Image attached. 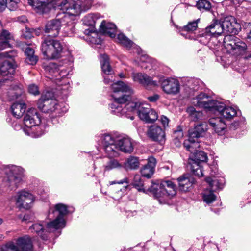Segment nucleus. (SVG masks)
<instances>
[{"label": "nucleus", "mask_w": 251, "mask_h": 251, "mask_svg": "<svg viewBox=\"0 0 251 251\" xmlns=\"http://www.w3.org/2000/svg\"><path fill=\"white\" fill-rule=\"evenodd\" d=\"M59 9L64 13L63 16L48 21L45 31L49 34L48 37H56L59 34L60 27L65 26L64 31L68 34L75 31V23L73 17L78 15L81 11L79 4L72 0H63L58 5Z\"/></svg>", "instance_id": "obj_1"}, {"label": "nucleus", "mask_w": 251, "mask_h": 251, "mask_svg": "<svg viewBox=\"0 0 251 251\" xmlns=\"http://www.w3.org/2000/svg\"><path fill=\"white\" fill-rule=\"evenodd\" d=\"M113 93L112 97L114 101L110 105L111 112L118 116H125L134 119L133 116H128L129 112L135 111L137 104L135 101H128L131 99L129 95L123 94L124 92H132L131 87L123 81H118L111 85Z\"/></svg>", "instance_id": "obj_2"}, {"label": "nucleus", "mask_w": 251, "mask_h": 251, "mask_svg": "<svg viewBox=\"0 0 251 251\" xmlns=\"http://www.w3.org/2000/svg\"><path fill=\"white\" fill-rule=\"evenodd\" d=\"M149 190L152 193L153 196L158 199L161 204L165 203L169 199L176 194V186L170 180L153 183L149 188Z\"/></svg>", "instance_id": "obj_3"}, {"label": "nucleus", "mask_w": 251, "mask_h": 251, "mask_svg": "<svg viewBox=\"0 0 251 251\" xmlns=\"http://www.w3.org/2000/svg\"><path fill=\"white\" fill-rule=\"evenodd\" d=\"M68 212L67 206L62 203H58L50 207L49 211V218H55L48 224V229L50 230L63 228L65 225L64 217Z\"/></svg>", "instance_id": "obj_4"}, {"label": "nucleus", "mask_w": 251, "mask_h": 251, "mask_svg": "<svg viewBox=\"0 0 251 251\" xmlns=\"http://www.w3.org/2000/svg\"><path fill=\"white\" fill-rule=\"evenodd\" d=\"M63 46L61 43L57 40L47 37L41 45V51L47 59H53L60 57L62 52Z\"/></svg>", "instance_id": "obj_5"}, {"label": "nucleus", "mask_w": 251, "mask_h": 251, "mask_svg": "<svg viewBox=\"0 0 251 251\" xmlns=\"http://www.w3.org/2000/svg\"><path fill=\"white\" fill-rule=\"evenodd\" d=\"M223 45L228 53L235 56L243 55L247 49V45L245 42L232 35L225 36Z\"/></svg>", "instance_id": "obj_6"}, {"label": "nucleus", "mask_w": 251, "mask_h": 251, "mask_svg": "<svg viewBox=\"0 0 251 251\" xmlns=\"http://www.w3.org/2000/svg\"><path fill=\"white\" fill-rule=\"evenodd\" d=\"M51 94L47 92L41 96L38 100V107L44 112H55L56 114H61L65 112L67 108L65 106L62 107L63 103L58 104L55 99L49 98Z\"/></svg>", "instance_id": "obj_7"}, {"label": "nucleus", "mask_w": 251, "mask_h": 251, "mask_svg": "<svg viewBox=\"0 0 251 251\" xmlns=\"http://www.w3.org/2000/svg\"><path fill=\"white\" fill-rule=\"evenodd\" d=\"M137 105L135 111L137 110L140 119L147 123L154 122L158 117L157 113L150 108L149 105L139 102H135Z\"/></svg>", "instance_id": "obj_8"}, {"label": "nucleus", "mask_w": 251, "mask_h": 251, "mask_svg": "<svg viewBox=\"0 0 251 251\" xmlns=\"http://www.w3.org/2000/svg\"><path fill=\"white\" fill-rule=\"evenodd\" d=\"M205 181L208 184L210 189H205L202 193V198L203 201L209 204L213 202L216 200V196L214 194L213 191L218 189H221L223 185L222 183L219 180L213 177H207L205 178Z\"/></svg>", "instance_id": "obj_9"}, {"label": "nucleus", "mask_w": 251, "mask_h": 251, "mask_svg": "<svg viewBox=\"0 0 251 251\" xmlns=\"http://www.w3.org/2000/svg\"><path fill=\"white\" fill-rule=\"evenodd\" d=\"M24 122L25 126L31 131H29L28 134L33 132L32 128H35V130L38 131L40 129L37 126L40 123L41 119L37 110L31 108L28 110L24 117Z\"/></svg>", "instance_id": "obj_10"}, {"label": "nucleus", "mask_w": 251, "mask_h": 251, "mask_svg": "<svg viewBox=\"0 0 251 251\" xmlns=\"http://www.w3.org/2000/svg\"><path fill=\"white\" fill-rule=\"evenodd\" d=\"M218 101L217 100H210L207 95L201 93L194 100L193 103L196 105L204 108L207 111L213 113L216 105V103H217Z\"/></svg>", "instance_id": "obj_11"}, {"label": "nucleus", "mask_w": 251, "mask_h": 251, "mask_svg": "<svg viewBox=\"0 0 251 251\" xmlns=\"http://www.w3.org/2000/svg\"><path fill=\"white\" fill-rule=\"evenodd\" d=\"M216 104L212 113L218 114L223 118L228 120L232 119L237 115L236 110L232 107L226 106L220 101H218Z\"/></svg>", "instance_id": "obj_12"}, {"label": "nucleus", "mask_w": 251, "mask_h": 251, "mask_svg": "<svg viewBox=\"0 0 251 251\" xmlns=\"http://www.w3.org/2000/svg\"><path fill=\"white\" fill-rule=\"evenodd\" d=\"M163 91L167 94L176 95L180 91L179 81L173 78H167L161 81Z\"/></svg>", "instance_id": "obj_13"}, {"label": "nucleus", "mask_w": 251, "mask_h": 251, "mask_svg": "<svg viewBox=\"0 0 251 251\" xmlns=\"http://www.w3.org/2000/svg\"><path fill=\"white\" fill-rule=\"evenodd\" d=\"M147 135L152 141L160 144L164 143L166 139L165 131L156 125H152L149 127Z\"/></svg>", "instance_id": "obj_14"}, {"label": "nucleus", "mask_w": 251, "mask_h": 251, "mask_svg": "<svg viewBox=\"0 0 251 251\" xmlns=\"http://www.w3.org/2000/svg\"><path fill=\"white\" fill-rule=\"evenodd\" d=\"M10 175L8 177L10 185L17 187L22 181L24 176V170L21 167L13 166L11 167Z\"/></svg>", "instance_id": "obj_15"}, {"label": "nucleus", "mask_w": 251, "mask_h": 251, "mask_svg": "<svg viewBox=\"0 0 251 251\" xmlns=\"http://www.w3.org/2000/svg\"><path fill=\"white\" fill-rule=\"evenodd\" d=\"M116 143L119 150L125 153H130L134 150L132 140L126 135H119L116 137Z\"/></svg>", "instance_id": "obj_16"}, {"label": "nucleus", "mask_w": 251, "mask_h": 251, "mask_svg": "<svg viewBox=\"0 0 251 251\" xmlns=\"http://www.w3.org/2000/svg\"><path fill=\"white\" fill-rule=\"evenodd\" d=\"M34 201L33 196L25 190L19 192L17 193V203L20 207L25 209L29 208L31 204Z\"/></svg>", "instance_id": "obj_17"}, {"label": "nucleus", "mask_w": 251, "mask_h": 251, "mask_svg": "<svg viewBox=\"0 0 251 251\" xmlns=\"http://www.w3.org/2000/svg\"><path fill=\"white\" fill-rule=\"evenodd\" d=\"M224 33L220 20H214L204 29L202 36L217 37Z\"/></svg>", "instance_id": "obj_18"}, {"label": "nucleus", "mask_w": 251, "mask_h": 251, "mask_svg": "<svg viewBox=\"0 0 251 251\" xmlns=\"http://www.w3.org/2000/svg\"><path fill=\"white\" fill-rule=\"evenodd\" d=\"M50 222L42 221L40 223L33 224L30 227V230L32 232H35L38 234L43 239H47V233L53 232L55 230H49L48 225Z\"/></svg>", "instance_id": "obj_19"}, {"label": "nucleus", "mask_w": 251, "mask_h": 251, "mask_svg": "<svg viewBox=\"0 0 251 251\" xmlns=\"http://www.w3.org/2000/svg\"><path fill=\"white\" fill-rule=\"evenodd\" d=\"M209 124L218 135H223L225 133L226 125L221 117L210 118Z\"/></svg>", "instance_id": "obj_20"}, {"label": "nucleus", "mask_w": 251, "mask_h": 251, "mask_svg": "<svg viewBox=\"0 0 251 251\" xmlns=\"http://www.w3.org/2000/svg\"><path fill=\"white\" fill-rule=\"evenodd\" d=\"M16 244L19 251H33V245L31 238L25 236L18 238Z\"/></svg>", "instance_id": "obj_21"}, {"label": "nucleus", "mask_w": 251, "mask_h": 251, "mask_svg": "<svg viewBox=\"0 0 251 251\" xmlns=\"http://www.w3.org/2000/svg\"><path fill=\"white\" fill-rule=\"evenodd\" d=\"M180 190L183 192L189 191L195 183V179L189 175H184L177 179Z\"/></svg>", "instance_id": "obj_22"}, {"label": "nucleus", "mask_w": 251, "mask_h": 251, "mask_svg": "<svg viewBox=\"0 0 251 251\" xmlns=\"http://www.w3.org/2000/svg\"><path fill=\"white\" fill-rule=\"evenodd\" d=\"M220 20L221 22L222 26L223 27L224 32L225 31L230 33L235 32L236 23L233 17L227 16L224 19H221Z\"/></svg>", "instance_id": "obj_23"}, {"label": "nucleus", "mask_w": 251, "mask_h": 251, "mask_svg": "<svg viewBox=\"0 0 251 251\" xmlns=\"http://www.w3.org/2000/svg\"><path fill=\"white\" fill-rule=\"evenodd\" d=\"M100 31L111 38H114L117 32L116 26L113 23H106L105 21H103L100 25Z\"/></svg>", "instance_id": "obj_24"}, {"label": "nucleus", "mask_w": 251, "mask_h": 251, "mask_svg": "<svg viewBox=\"0 0 251 251\" xmlns=\"http://www.w3.org/2000/svg\"><path fill=\"white\" fill-rule=\"evenodd\" d=\"M29 5L38 10L39 12L46 13L49 11V0H27Z\"/></svg>", "instance_id": "obj_25"}, {"label": "nucleus", "mask_w": 251, "mask_h": 251, "mask_svg": "<svg viewBox=\"0 0 251 251\" xmlns=\"http://www.w3.org/2000/svg\"><path fill=\"white\" fill-rule=\"evenodd\" d=\"M133 79L135 82H138L144 86L149 85H156V82L151 80V78L145 74L140 73H133Z\"/></svg>", "instance_id": "obj_26"}, {"label": "nucleus", "mask_w": 251, "mask_h": 251, "mask_svg": "<svg viewBox=\"0 0 251 251\" xmlns=\"http://www.w3.org/2000/svg\"><path fill=\"white\" fill-rule=\"evenodd\" d=\"M44 69L47 77L50 79H54L55 80H58L59 78L58 77V68L56 64L54 63H50L44 65Z\"/></svg>", "instance_id": "obj_27"}, {"label": "nucleus", "mask_w": 251, "mask_h": 251, "mask_svg": "<svg viewBox=\"0 0 251 251\" xmlns=\"http://www.w3.org/2000/svg\"><path fill=\"white\" fill-rule=\"evenodd\" d=\"M26 109V105L24 103L15 102L11 106V111L13 116L16 118H21Z\"/></svg>", "instance_id": "obj_28"}, {"label": "nucleus", "mask_w": 251, "mask_h": 251, "mask_svg": "<svg viewBox=\"0 0 251 251\" xmlns=\"http://www.w3.org/2000/svg\"><path fill=\"white\" fill-rule=\"evenodd\" d=\"M207 125L206 123H201L195 126L192 131H190L189 136L190 138H196L198 139L202 136L207 130Z\"/></svg>", "instance_id": "obj_29"}, {"label": "nucleus", "mask_w": 251, "mask_h": 251, "mask_svg": "<svg viewBox=\"0 0 251 251\" xmlns=\"http://www.w3.org/2000/svg\"><path fill=\"white\" fill-rule=\"evenodd\" d=\"M193 138H189L188 140L184 142L183 145L187 150L194 154V153L198 151L197 150L200 147L199 142L196 140L193 139Z\"/></svg>", "instance_id": "obj_30"}, {"label": "nucleus", "mask_w": 251, "mask_h": 251, "mask_svg": "<svg viewBox=\"0 0 251 251\" xmlns=\"http://www.w3.org/2000/svg\"><path fill=\"white\" fill-rule=\"evenodd\" d=\"M100 62L102 71L105 75H111L112 74V70L109 65L108 57L104 54L100 55Z\"/></svg>", "instance_id": "obj_31"}, {"label": "nucleus", "mask_w": 251, "mask_h": 251, "mask_svg": "<svg viewBox=\"0 0 251 251\" xmlns=\"http://www.w3.org/2000/svg\"><path fill=\"white\" fill-rule=\"evenodd\" d=\"M124 167L126 170H134L139 167V162L138 158L131 156L128 158L127 161L123 164Z\"/></svg>", "instance_id": "obj_32"}, {"label": "nucleus", "mask_w": 251, "mask_h": 251, "mask_svg": "<svg viewBox=\"0 0 251 251\" xmlns=\"http://www.w3.org/2000/svg\"><path fill=\"white\" fill-rule=\"evenodd\" d=\"M25 54L26 55L25 61L27 63L34 65L38 61V57L34 55V50L30 47H27L25 50Z\"/></svg>", "instance_id": "obj_33"}, {"label": "nucleus", "mask_w": 251, "mask_h": 251, "mask_svg": "<svg viewBox=\"0 0 251 251\" xmlns=\"http://www.w3.org/2000/svg\"><path fill=\"white\" fill-rule=\"evenodd\" d=\"M193 157V158H190L189 162H197L198 164L200 162H205L208 159L206 153L201 151H198L195 152Z\"/></svg>", "instance_id": "obj_34"}, {"label": "nucleus", "mask_w": 251, "mask_h": 251, "mask_svg": "<svg viewBox=\"0 0 251 251\" xmlns=\"http://www.w3.org/2000/svg\"><path fill=\"white\" fill-rule=\"evenodd\" d=\"M100 18L99 14H89L84 17L83 23L86 25L93 26L95 25L97 20Z\"/></svg>", "instance_id": "obj_35"}, {"label": "nucleus", "mask_w": 251, "mask_h": 251, "mask_svg": "<svg viewBox=\"0 0 251 251\" xmlns=\"http://www.w3.org/2000/svg\"><path fill=\"white\" fill-rule=\"evenodd\" d=\"M104 167L105 171H109L113 169H121L124 167V165L116 159H110L104 166Z\"/></svg>", "instance_id": "obj_36"}, {"label": "nucleus", "mask_w": 251, "mask_h": 251, "mask_svg": "<svg viewBox=\"0 0 251 251\" xmlns=\"http://www.w3.org/2000/svg\"><path fill=\"white\" fill-rule=\"evenodd\" d=\"M104 151L109 157H114L118 156L117 145L113 144L103 147Z\"/></svg>", "instance_id": "obj_37"}, {"label": "nucleus", "mask_w": 251, "mask_h": 251, "mask_svg": "<svg viewBox=\"0 0 251 251\" xmlns=\"http://www.w3.org/2000/svg\"><path fill=\"white\" fill-rule=\"evenodd\" d=\"M173 136L174 138L173 140L174 144L177 147H180L183 137V133L180 127H178L177 130L174 131Z\"/></svg>", "instance_id": "obj_38"}, {"label": "nucleus", "mask_w": 251, "mask_h": 251, "mask_svg": "<svg viewBox=\"0 0 251 251\" xmlns=\"http://www.w3.org/2000/svg\"><path fill=\"white\" fill-rule=\"evenodd\" d=\"M187 112L189 114L191 120L196 121L202 119V113L200 111H196L193 107H188L187 109Z\"/></svg>", "instance_id": "obj_39"}, {"label": "nucleus", "mask_w": 251, "mask_h": 251, "mask_svg": "<svg viewBox=\"0 0 251 251\" xmlns=\"http://www.w3.org/2000/svg\"><path fill=\"white\" fill-rule=\"evenodd\" d=\"M201 84L202 82L199 79L192 78L188 80L187 86L192 91H196L200 89Z\"/></svg>", "instance_id": "obj_40"}, {"label": "nucleus", "mask_w": 251, "mask_h": 251, "mask_svg": "<svg viewBox=\"0 0 251 251\" xmlns=\"http://www.w3.org/2000/svg\"><path fill=\"white\" fill-rule=\"evenodd\" d=\"M117 42L126 48H130L132 46L133 42L127 38L122 33L119 34L117 38Z\"/></svg>", "instance_id": "obj_41"}, {"label": "nucleus", "mask_w": 251, "mask_h": 251, "mask_svg": "<svg viewBox=\"0 0 251 251\" xmlns=\"http://www.w3.org/2000/svg\"><path fill=\"white\" fill-rule=\"evenodd\" d=\"M189 163L191 166L192 172L195 175L199 177L203 176L202 170L199 164L197 163V162H189Z\"/></svg>", "instance_id": "obj_42"}, {"label": "nucleus", "mask_w": 251, "mask_h": 251, "mask_svg": "<svg viewBox=\"0 0 251 251\" xmlns=\"http://www.w3.org/2000/svg\"><path fill=\"white\" fill-rule=\"evenodd\" d=\"M196 5L200 10H209L211 7L210 2L207 0H199L197 2Z\"/></svg>", "instance_id": "obj_43"}, {"label": "nucleus", "mask_w": 251, "mask_h": 251, "mask_svg": "<svg viewBox=\"0 0 251 251\" xmlns=\"http://www.w3.org/2000/svg\"><path fill=\"white\" fill-rule=\"evenodd\" d=\"M116 138H114L112 136L109 134L104 135L102 139V144L103 147L111 145L116 144Z\"/></svg>", "instance_id": "obj_44"}, {"label": "nucleus", "mask_w": 251, "mask_h": 251, "mask_svg": "<svg viewBox=\"0 0 251 251\" xmlns=\"http://www.w3.org/2000/svg\"><path fill=\"white\" fill-rule=\"evenodd\" d=\"M200 21L198 19L196 21L189 22L186 26L183 28V30L188 32H193L196 30L198 27V23Z\"/></svg>", "instance_id": "obj_45"}, {"label": "nucleus", "mask_w": 251, "mask_h": 251, "mask_svg": "<svg viewBox=\"0 0 251 251\" xmlns=\"http://www.w3.org/2000/svg\"><path fill=\"white\" fill-rule=\"evenodd\" d=\"M0 251H19L17 245L13 242H9L3 248H0Z\"/></svg>", "instance_id": "obj_46"}, {"label": "nucleus", "mask_w": 251, "mask_h": 251, "mask_svg": "<svg viewBox=\"0 0 251 251\" xmlns=\"http://www.w3.org/2000/svg\"><path fill=\"white\" fill-rule=\"evenodd\" d=\"M154 172V170L146 167V166H144L141 170L142 176L148 178L151 177Z\"/></svg>", "instance_id": "obj_47"}, {"label": "nucleus", "mask_w": 251, "mask_h": 251, "mask_svg": "<svg viewBox=\"0 0 251 251\" xmlns=\"http://www.w3.org/2000/svg\"><path fill=\"white\" fill-rule=\"evenodd\" d=\"M6 7H7L10 11H14L18 7V4L19 0H6Z\"/></svg>", "instance_id": "obj_48"}, {"label": "nucleus", "mask_w": 251, "mask_h": 251, "mask_svg": "<svg viewBox=\"0 0 251 251\" xmlns=\"http://www.w3.org/2000/svg\"><path fill=\"white\" fill-rule=\"evenodd\" d=\"M133 185L139 191H141L142 189L143 183L140 176L137 175L135 176L134 178Z\"/></svg>", "instance_id": "obj_49"}, {"label": "nucleus", "mask_w": 251, "mask_h": 251, "mask_svg": "<svg viewBox=\"0 0 251 251\" xmlns=\"http://www.w3.org/2000/svg\"><path fill=\"white\" fill-rule=\"evenodd\" d=\"M68 74H69L68 71L66 69H59L58 68V73L57 74V75H58V77L59 78V79L58 80H56V82L57 84L58 85H62V84L59 83L60 79L62 78H63L65 76H67L68 75Z\"/></svg>", "instance_id": "obj_50"}, {"label": "nucleus", "mask_w": 251, "mask_h": 251, "mask_svg": "<svg viewBox=\"0 0 251 251\" xmlns=\"http://www.w3.org/2000/svg\"><path fill=\"white\" fill-rule=\"evenodd\" d=\"M9 94L11 95V100H14L15 99H17L19 96H20L22 93V89L20 88H17L15 91L14 90H11L9 91Z\"/></svg>", "instance_id": "obj_51"}, {"label": "nucleus", "mask_w": 251, "mask_h": 251, "mask_svg": "<svg viewBox=\"0 0 251 251\" xmlns=\"http://www.w3.org/2000/svg\"><path fill=\"white\" fill-rule=\"evenodd\" d=\"M156 159L154 157L151 156L149 157L148 159V163L145 166L154 171V168L156 166Z\"/></svg>", "instance_id": "obj_52"}, {"label": "nucleus", "mask_w": 251, "mask_h": 251, "mask_svg": "<svg viewBox=\"0 0 251 251\" xmlns=\"http://www.w3.org/2000/svg\"><path fill=\"white\" fill-rule=\"evenodd\" d=\"M28 92L34 95H38L40 94L39 88L37 85L35 84H30L28 86Z\"/></svg>", "instance_id": "obj_53"}, {"label": "nucleus", "mask_w": 251, "mask_h": 251, "mask_svg": "<svg viewBox=\"0 0 251 251\" xmlns=\"http://www.w3.org/2000/svg\"><path fill=\"white\" fill-rule=\"evenodd\" d=\"M160 121L162 124L163 125L164 128H166L168 126L169 120L166 116L162 115L160 117Z\"/></svg>", "instance_id": "obj_54"}, {"label": "nucleus", "mask_w": 251, "mask_h": 251, "mask_svg": "<svg viewBox=\"0 0 251 251\" xmlns=\"http://www.w3.org/2000/svg\"><path fill=\"white\" fill-rule=\"evenodd\" d=\"M127 186H128V185H127L126 186H124L123 189L121 188L120 189V190L118 191L117 192L118 194H119V196H115L113 197V198L115 200H119V199H120L124 194V192L123 191H125L126 190V189L127 188Z\"/></svg>", "instance_id": "obj_55"}, {"label": "nucleus", "mask_w": 251, "mask_h": 251, "mask_svg": "<svg viewBox=\"0 0 251 251\" xmlns=\"http://www.w3.org/2000/svg\"><path fill=\"white\" fill-rule=\"evenodd\" d=\"M124 183H126V184L128 183V178L127 177L124 178L123 180L120 181H110L109 182V184L110 185L115 184H123Z\"/></svg>", "instance_id": "obj_56"}, {"label": "nucleus", "mask_w": 251, "mask_h": 251, "mask_svg": "<svg viewBox=\"0 0 251 251\" xmlns=\"http://www.w3.org/2000/svg\"><path fill=\"white\" fill-rule=\"evenodd\" d=\"M159 98V96L158 94H154L152 96L148 97V99L151 102H155Z\"/></svg>", "instance_id": "obj_57"}, {"label": "nucleus", "mask_w": 251, "mask_h": 251, "mask_svg": "<svg viewBox=\"0 0 251 251\" xmlns=\"http://www.w3.org/2000/svg\"><path fill=\"white\" fill-rule=\"evenodd\" d=\"M6 0H0V12L3 11L6 7Z\"/></svg>", "instance_id": "obj_58"}, {"label": "nucleus", "mask_w": 251, "mask_h": 251, "mask_svg": "<svg viewBox=\"0 0 251 251\" xmlns=\"http://www.w3.org/2000/svg\"><path fill=\"white\" fill-rule=\"evenodd\" d=\"M18 21L20 22L25 23L27 21V19L25 16H22L18 17Z\"/></svg>", "instance_id": "obj_59"}, {"label": "nucleus", "mask_w": 251, "mask_h": 251, "mask_svg": "<svg viewBox=\"0 0 251 251\" xmlns=\"http://www.w3.org/2000/svg\"><path fill=\"white\" fill-rule=\"evenodd\" d=\"M22 221H25V222H30V220L29 214H25L23 217Z\"/></svg>", "instance_id": "obj_60"}, {"label": "nucleus", "mask_w": 251, "mask_h": 251, "mask_svg": "<svg viewBox=\"0 0 251 251\" xmlns=\"http://www.w3.org/2000/svg\"><path fill=\"white\" fill-rule=\"evenodd\" d=\"M104 82L105 84H108L111 81L110 78H107L105 76H104Z\"/></svg>", "instance_id": "obj_61"}, {"label": "nucleus", "mask_w": 251, "mask_h": 251, "mask_svg": "<svg viewBox=\"0 0 251 251\" xmlns=\"http://www.w3.org/2000/svg\"><path fill=\"white\" fill-rule=\"evenodd\" d=\"M247 38L251 41V29L250 32L248 33Z\"/></svg>", "instance_id": "obj_62"}, {"label": "nucleus", "mask_w": 251, "mask_h": 251, "mask_svg": "<svg viewBox=\"0 0 251 251\" xmlns=\"http://www.w3.org/2000/svg\"><path fill=\"white\" fill-rule=\"evenodd\" d=\"M119 76H120V77L121 78H125L126 77V76H125V75H124V74H120L119 75Z\"/></svg>", "instance_id": "obj_63"}, {"label": "nucleus", "mask_w": 251, "mask_h": 251, "mask_svg": "<svg viewBox=\"0 0 251 251\" xmlns=\"http://www.w3.org/2000/svg\"><path fill=\"white\" fill-rule=\"evenodd\" d=\"M25 37L26 38H30L31 36V35L30 33H28L27 35H24Z\"/></svg>", "instance_id": "obj_64"}]
</instances>
